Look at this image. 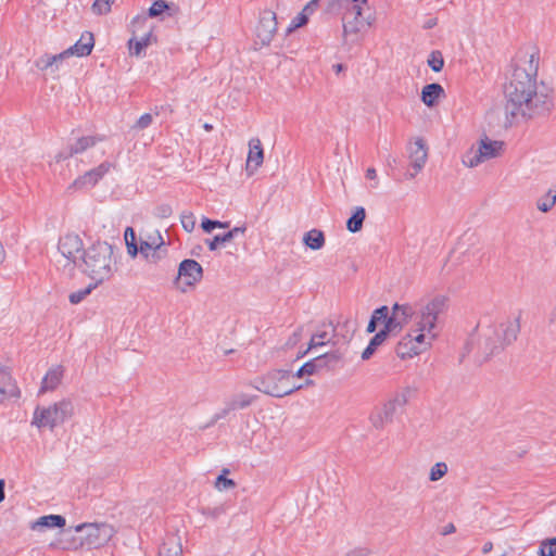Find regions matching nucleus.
<instances>
[{"instance_id":"nucleus-29","label":"nucleus","mask_w":556,"mask_h":556,"mask_svg":"<svg viewBox=\"0 0 556 556\" xmlns=\"http://www.w3.org/2000/svg\"><path fill=\"white\" fill-rule=\"evenodd\" d=\"M64 59L63 52L55 55L45 54L35 61V65L42 72L55 73L54 61H63Z\"/></svg>"},{"instance_id":"nucleus-56","label":"nucleus","mask_w":556,"mask_h":556,"mask_svg":"<svg viewBox=\"0 0 556 556\" xmlns=\"http://www.w3.org/2000/svg\"><path fill=\"white\" fill-rule=\"evenodd\" d=\"M203 514L211 518H217L224 514V509L222 507L206 508Z\"/></svg>"},{"instance_id":"nucleus-9","label":"nucleus","mask_w":556,"mask_h":556,"mask_svg":"<svg viewBox=\"0 0 556 556\" xmlns=\"http://www.w3.org/2000/svg\"><path fill=\"white\" fill-rule=\"evenodd\" d=\"M58 250L66 261L65 266L73 265V267H77L86 249H84L83 240L78 235L66 233L60 238Z\"/></svg>"},{"instance_id":"nucleus-42","label":"nucleus","mask_w":556,"mask_h":556,"mask_svg":"<svg viewBox=\"0 0 556 556\" xmlns=\"http://www.w3.org/2000/svg\"><path fill=\"white\" fill-rule=\"evenodd\" d=\"M366 3L367 0H351L343 15H355L362 17L363 5Z\"/></svg>"},{"instance_id":"nucleus-3","label":"nucleus","mask_w":556,"mask_h":556,"mask_svg":"<svg viewBox=\"0 0 556 556\" xmlns=\"http://www.w3.org/2000/svg\"><path fill=\"white\" fill-rule=\"evenodd\" d=\"M77 268L94 281L96 285H101L109 280L116 270L113 247L105 241L92 243L83 252Z\"/></svg>"},{"instance_id":"nucleus-57","label":"nucleus","mask_w":556,"mask_h":556,"mask_svg":"<svg viewBox=\"0 0 556 556\" xmlns=\"http://www.w3.org/2000/svg\"><path fill=\"white\" fill-rule=\"evenodd\" d=\"M125 242L126 244H129L130 242H136V233L135 230L131 227H127L124 233Z\"/></svg>"},{"instance_id":"nucleus-7","label":"nucleus","mask_w":556,"mask_h":556,"mask_svg":"<svg viewBox=\"0 0 556 556\" xmlns=\"http://www.w3.org/2000/svg\"><path fill=\"white\" fill-rule=\"evenodd\" d=\"M74 415V404L71 400L63 399L49 406H37L31 419V425L38 429L53 430Z\"/></svg>"},{"instance_id":"nucleus-23","label":"nucleus","mask_w":556,"mask_h":556,"mask_svg":"<svg viewBox=\"0 0 556 556\" xmlns=\"http://www.w3.org/2000/svg\"><path fill=\"white\" fill-rule=\"evenodd\" d=\"M342 24H343V38L344 40L348 39V37L357 35L362 27L364 26V20L359 16L355 15H343L342 16Z\"/></svg>"},{"instance_id":"nucleus-8","label":"nucleus","mask_w":556,"mask_h":556,"mask_svg":"<svg viewBox=\"0 0 556 556\" xmlns=\"http://www.w3.org/2000/svg\"><path fill=\"white\" fill-rule=\"evenodd\" d=\"M502 151V141L491 140L488 137H484L463 155L462 162L465 166L473 168L500 156Z\"/></svg>"},{"instance_id":"nucleus-64","label":"nucleus","mask_w":556,"mask_h":556,"mask_svg":"<svg viewBox=\"0 0 556 556\" xmlns=\"http://www.w3.org/2000/svg\"><path fill=\"white\" fill-rule=\"evenodd\" d=\"M366 552L363 549H354L349 552L345 556H365Z\"/></svg>"},{"instance_id":"nucleus-33","label":"nucleus","mask_w":556,"mask_h":556,"mask_svg":"<svg viewBox=\"0 0 556 556\" xmlns=\"http://www.w3.org/2000/svg\"><path fill=\"white\" fill-rule=\"evenodd\" d=\"M312 361L316 363L317 371H320L321 369L333 367L340 361V356L337 353H324Z\"/></svg>"},{"instance_id":"nucleus-26","label":"nucleus","mask_w":556,"mask_h":556,"mask_svg":"<svg viewBox=\"0 0 556 556\" xmlns=\"http://www.w3.org/2000/svg\"><path fill=\"white\" fill-rule=\"evenodd\" d=\"M396 355L402 358H412L415 355H418V351L412 343V339H409V336L405 334L402 337V339L399 341L395 348Z\"/></svg>"},{"instance_id":"nucleus-52","label":"nucleus","mask_w":556,"mask_h":556,"mask_svg":"<svg viewBox=\"0 0 556 556\" xmlns=\"http://www.w3.org/2000/svg\"><path fill=\"white\" fill-rule=\"evenodd\" d=\"M173 213L172 207L168 204H162L155 208V216L159 218H168Z\"/></svg>"},{"instance_id":"nucleus-58","label":"nucleus","mask_w":556,"mask_h":556,"mask_svg":"<svg viewBox=\"0 0 556 556\" xmlns=\"http://www.w3.org/2000/svg\"><path fill=\"white\" fill-rule=\"evenodd\" d=\"M201 227L205 232H211L214 228H216V222L211 220L208 218H204L202 220Z\"/></svg>"},{"instance_id":"nucleus-55","label":"nucleus","mask_w":556,"mask_h":556,"mask_svg":"<svg viewBox=\"0 0 556 556\" xmlns=\"http://www.w3.org/2000/svg\"><path fill=\"white\" fill-rule=\"evenodd\" d=\"M320 0H311L302 10V13L305 14L307 17L313 14V12L316 10L318 2Z\"/></svg>"},{"instance_id":"nucleus-38","label":"nucleus","mask_w":556,"mask_h":556,"mask_svg":"<svg viewBox=\"0 0 556 556\" xmlns=\"http://www.w3.org/2000/svg\"><path fill=\"white\" fill-rule=\"evenodd\" d=\"M99 285H96V282L93 281L92 283H90L88 287L81 289V290H78V291H75V292H72L68 296V300L72 304H79L83 300L86 299L87 295H89L91 293V291L93 289H96Z\"/></svg>"},{"instance_id":"nucleus-63","label":"nucleus","mask_w":556,"mask_h":556,"mask_svg":"<svg viewBox=\"0 0 556 556\" xmlns=\"http://www.w3.org/2000/svg\"><path fill=\"white\" fill-rule=\"evenodd\" d=\"M245 230H247L245 227H235L231 230H229L227 232V235H231V240H232L237 235L244 233Z\"/></svg>"},{"instance_id":"nucleus-46","label":"nucleus","mask_w":556,"mask_h":556,"mask_svg":"<svg viewBox=\"0 0 556 556\" xmlns=\"http://www.w3.org/2000/svg\"><path fill=\"white\" fill-rule=\"evenodd\" d=\"M388 313H389V307L383 305L379 308H376L372 312L370 319L375 320L377 323V325L383 324V327H384L388 323Z\"/></svg>"},{"instance_id":"nucleus-44","label":"nucleus","mask_w":556,"mask_h":556,"mask_svg":"<svg viewBox=\"0 0 556 556\" xmlns=\"http://www.w3.org/2000/svg\"><path fill=\"white\" fill-rule=\"evenodd\" d=\"M180 222L184 229L191 232L195 227V216L192 212H182L180 215Z\"/></svg>"},{"instance_id":"nucleus-15","label":"nucleus","mask_w":556,"mask_h":556,"mask_svg":"<svg viewBox=\"0 0 556 556\" xmlns=\"http://www.w3.org/2000/svg\"><path fill=\"white\" fill-rule=\"evenodd\" d=\"M203 269L202 266L194 260H184L179 264L178 279L181 280L185 286L193 287L197 282L202 279Z\"/></svg>"},{"instance_id":"nucleus-19","label":"nucleus","mask_w":556,"mask_h":556,"mask_svg":"<svg viewBox=\"0 0 556 556\" xmlns=\"http://www.w3.org/2000/svg\"><path fill=\"white\" fill-rule=\"evenodd\" d=\"M444 97L445 91L443 87L437 83L426 85L421 90V101L429 108L434 106Z\"/></svg>"},{"instance_id":"nucleus-43","label":"nucleus","mask_w":556,"mask_h":556,"mask_svg":"<svg viewBox=\"0 0 556 556\" xmlns=\"http://www.w3.org/2000/svg\"><path fill=\"white\" fill-rule=\"evenodd\" d=\"M228 469H224L223 473L219 475L215 482V488L219 491L229 490L236 486V482L232 479L226 478V473H228Z\"/></svg>"},{"instance_id":"nucleus-12","label":"nucleus","mask_w":556,"mask_h":556,"mask_svg":"<svg viewBox=\"0 0 556 556\" xmlns=\"http://www.w3.org/2000/svg\"><path fill=\"white\" fill-rule=\"evenodd\" d=\"M257 396L247 393H237L225 402L224 407L220 408L213 417V422L226 418L231 412L243 409L252 405Z\"/></svg>"},{"instance_id":"nucleus-36","label":"nucleus","mask_w":556,"mask_h":556,"mask_svg":"<svg viewBox=\"0 0 556 556\" xmlns=\"http://www.w3.org/2000/svg\"><path fill=\"white\" fill-rule=\"evenodd\" d=\"M151 33L144 35L140 40L130 39L128 42L130 53L139 56L151 42Z\"/></svg>"},{"instance_id":"nucleus-32","label":"nucleus","mask_w":556,"mask_h":556,"mask_svg":"<svg viewBox=\"0 0 556 556\" xmlns=\"http://www.w3.org/2000/svg\"><path fill=\"white\" fill-rule=\"evenodd\" d=\"M366 217V212L363 206H356L353 215L346 222V228L351 232H357L362 229L363 223Z\"/></svg>"},{"instance_id":"nucleus-53","label":"nucleus","mask_w":556,"mask_h":556,"mask_svg":"<svg viewBox=\"0 0 556 556\" xmlns=\"http://www.w3.org/2000/svg\"><path fill=\"white\" fill-rule=\"evenodd\" d=\"M302 339V328H298L286 342L287 348H294Z\"/></svg>"},{"instance_id":"nucleus-5","label":"nucleus","mask_w":556,"mask_h":556,"mask_svg":"<svg viewBox=\"0 0 556 556\" xmlns=\"http://www.w3.org/2000/svg\"><path fill=\"white\" fill-rule=\"evenodd\" d=\"M77 535L64 548H99L106 544L114 535V529L108 523H83L75 527Z\"/></svg>"},{"instance_id":"nucleus-14","label":"nucleus","mask_w":556,"mask_h":556,"mask_svg":"<svg viewBox=\"0 0 556 556\" xmlns=\"http://www.w3.org/2000/svg\"><path fill=\"white\" fill-rule=\"evenodd\" d=\"M111 168V164L109 162H104L100 164L98 167L86 172L83 176H79L75 179L71 186L70 190H83L87 188H91L96 186V184L106 174Z\"/></svg>"},{"instance_id":"nucleus-20","label":"nucleus","mask_w":556,"mask_h":556,"mask_svg":"<svg viewBox=\"0 0 556 556\" xmlns=\"http://www.w3.org/2000/svg\"><path fill=\"white\" fill-rule=\"evenodd\" d=\"M64 369L61 365L52 367L43 377L40 393L52 391L61 383Z\"/></svg>"},{"instance_id":"nucleus-25","label":"nucleus","mask_w":556,"mask_h":556,"mask_svg":"<svg viewBox=\"0 0 556 556\" xmlns=\"http://www.w3.org/2000/svg\"><path fill=\"white\" fill-rule=\"evenodd\" d=\"M333 333L327 331V330H319L317 331L316 333H314L312 337H311V340H309V344H308V349L305 350L301 356L305 355L308 351L315 349V348H318V346H324L326 345L327 343H330L332 342L333 344H337L339 342V340H336V341H332L333 339Z\"/></svg>"},{"instance_id":"nucleus-4","label":"nucleus","mask_w":556,"mask_h":556,"mask_svg":"<svg viewBox=\"0 0 556 556\" xmlns=\"http://www.w3.org/2000/svg\"><path fill=\"white\" fill-rule=\"evenodd\" d=\"M292 380L293 376L289 370L275 369L256 377L250 384L266 395L283 397L302 388Z\"/></svg>"},{"instance_id":"nucleus-51","label":"nucleus","mask_w":556,"mask_h":556,"mask_svg":"<svg viewBox=\"0 0 556 556\" xmlns=\"http://www.w3.org/2000/svg\"><path fill=\"white\" fill-rule=\"evenodd\" d=\"M153 122V116L150 113H146L139 117V119L134 125V128L136 129H146L148 128Z\"/></svg>"},{"instance_id":"nucleus-39","label":"nucleus","mask_w":556,"mask_h":556,"mask_svg":"<svg viewBox=\"0 0 556 556\" xmlns=\"http://www.w3.org/2000/svg\"><path fill=\"white\" fill-rule=\"evenodd\" d=\"M540 556H556V538L545 539L539 548Z\"/></svg>"},{"instance_id":"nucleus-45","label":"nucleus","mask_w":556,"mask_h":556,"mask_svg":"<svg viewBox=\"0 0 556 556\" xmlns=\"http://www.w3.org/2000/svg\"><path fill=\"white\" fill-rule=\"evenodd\" d=\"M169 10V5L164 0H156L149 9V16L157 17L165 11Z\"/></svg>"},{"instance_id":"nucleus-2","label":"nucleus","mask_w":556,"mask_h":556,"mask_svg":"<svg viewBox=\"0 0 556 556\" xmlns=\"http://www.w3.org/2000/svg\"><path fill=\"white\" fill-rule=\"evenodd\" d=\"M520 332L519 317L507 318L502 323H481L478 325V349L484 358H489L513 344Z\"/></svg>"},{"instance_id":"nucleus-34","label":"nucleus","mask_w":556,"mask_h":556,"mask_svg":"<svg viewBox=\"0 0 556 556\" xmlns=\"http://www.w3.org/2000/svg\"><path fill=\"white\" fill-rule=\"evenodd\" d=\"M355 331L354 325L350 320H345L342 324H339L336 328L332 329V333L334 338L341 337L344 342L351 340L353 333Z\"/></svg>"},{"instance_id":"nucleus-27","label":"nucleus","mask_w":556,"mask_h":556,"mask_svg":"<svg viewBox=\"0 0 556 556\" xmlns=\"http://www.w3.org/2000/svg\"><path fill=\"white\" fill-rule=\"evenodd\" d=\"M65 526V518L60 515H48L38 518L34 525L33 529H41V528H62Z\"/></svg>"},{"instance_id":"nucleus-47","label":"nucleus","mask_w":556,"mask_h":556,"mask_svg":"<svg viewBox=\"0 0 556 556\" xmlns=\"http://www.w3.org/2000/svg\"><path fill=\"white\" fill-rule=\"evenodd\" d=\"M114 0H96L92 4V11L96 14L102 15L111 11V3Z\"/></svg>"},{"instance_id":"nucleus-41","label":"nucleus","mask_w":556,"mask_h":556,"mask_svg":"<svg viewBox=\"0 0 556 556\" xmlns=\"http://www.w3.org/2000/svg\"><path fill=\"white\" fill-rule=\"evenodd\" d=\"M428 65L433 72L442 71L444 66V59L442 52L439 50L432 51L428 59Z\"/></svg>"},{"instance_id":"nucleus-30","label":"nucleus","mask_w":556,"mask_h":556,"mask_svg":"<svg viewBox=\"0 0 556 556\" xmlns=\"http://www.w3.org/2000/svg\"><path fill=\"white\" fill-rule=\"evenodd\" d=\"M556 203V185L548 189L543 195L536 201V208L543 213H546L553 208Z\"/></svg>"},{"instance_id":"nucleus-24","label":"nucleus","mask_w":556,"mask_h":556,"mask_svg":"<svg viewBox=\"0 0 556 556\" xmlns=\"http://www.w3.org/2000/svg\"><path fill=\"white\" fill-rule=\"evenodd\" d=\"M96 143V140L94 138L92 137H83V138H79L75 144H73L70 149V152L68 153H59L56 156H55V162L59 163L63 160H66L67 157L72 156L73 154H76V153H81L84 152L87 148L89 147H92L93 144Z\"/></svg>"},{"instance_id":"nucleus-16","label":"nucleus","mask_w":556,"mask_h":556,"mask_svg":"<svg viewBox=\"0 0 556 556\" xmlns=\"http://www.w3.org/2000/svg\"><path fill=\"white\" fill-rule=\"evenodd\" d=\"M264 150L262 142L258 138H252L249 140V153L247 159V172L249 175H253L255 170L263 164Z\"/></svg>"},{"instance_id":"nucleus-37","label":"nucleus","mask_w":556,"mask_h":556,"mask_svg":"<svg viewBox=\"0 0 556 556\" xmlns=\"http://www.w3.org/2000/svg\"><path fill=\"white\" fill-rule=\"evenodd\" d=\"M140 254L150 262L156 263L162 257V253L154 250L151 245H149L147 242H143L140 240Z\"/></svg>"},{"instance_id":"nucleus-48","label":"nucleus","mask_w":556,"mask_h":556,"mask_svg":"<svg viewBox=\"0 0 556 556\" xmlns=\"http://www.w3.org/2000/svg\"><path fill=\"white\" fill-rule=\"evenodd\" d=\"M308 22V18L305 14L300 12L290 23L289 27L287 28V35L291 34L295 29L304 26Z\"/></svg>"},{"instance_id":"nucleus-49","label":"nucleus","mask_w":556,"mask_h":556,"mask_svg":"<svg viewBox=\"0 0 556 556\" xmlns=\"http://www.w3.org/2000/svg\"><path fill=\"white\" fill-rule=\"evenodd\" d=\"M409 389H405L401 392H397L390 401L397 407H403L408 403L409 399Z\"/></svg>"},{"instance_id":"nucleus-10","label":"nucleus","mask_w":556,"mask_h":556,"mask_svg":"<svg viewBox=\"0 0 556 556\" xmlns=\"http://www.w3.org/2000/svg\"><path fill=\"white\" fill-rule=\"evenodd\" d=\"M415 318V307L410 304H399L395 303L391 312L388 313V323L383 327V331L388 334L399 332L404 325H406L409 320L412 324Z\"/></svg>"},{"instance_id":"nucleus-21","label":"nucleus","mask_w":556,"mask_h":556,"mask_svg":"<svg viewBox=\"0 0 556 556\" xmlns=\"http://www.w3.org/2000/svg\"><path fill=\"white\" fill-rule=\"evenodd\" d=\"M16 394V386L12 380L10 371L0 365V402L8 396Z\"/></svg>"},{"instance_id":"nucleus-31","label":"nucleus","mask_w":556,"mask_h":556,"mask_svg":"<svg viewBox=\"0 0 556 556\" xmlns=\"http://www.w3.org/2000/svg\"><path fill=\"white\" fill-rule=\"evenodd\" d=\"M389 334L383 331L382 329L378 331L369 341V344L362 353V359L367 361L369 359L378 346H380L387 339Z\"/></svg>"},{"instance_id":"nucleus-22","label":"nucleus","mask_w":556,"mask_h":556,"mask_svg":"<svg viewBox=\"0 0 556 556\" xmlns=\"http://www.w3.org/2000/svg\"><path fill=\"white\" fill-rule=\"evenodd\" d=\"M182 547L180 539L175 535H168L159 551V556H181Z\"/></svg>"},{"instance_id":"nucleus-40","label":"nucleus","mask_w":556,"mask_h":556,"mask_svg":"<svg viewBox=\"0 0 556 556\" xmlns=\"http://www.w3.org/2000/svg\"><path fill=\"white\" fill-rule=\"evenodd\" d=\"M447 473V465L443 462L435 463L429 473V480L434 482L442 479Z\"/></svg>"},{"instance_id":"nucleus-11","label":"nucleus","mask_w":556,"mask_h":556,"mask_svg":"<svg viewBox=\"0 0 556 556\" xmlns=\"http://www.w3.org/2000/svg\"><path fill=\"white\" fill-rule=\"evenodd\" d=\"M276 13L270 10H264L260 14L258 23L255 29L256 45L262 47L269 46L277 31Z\"/></svg>"},{"instance_id":"nucleus-60","label":"nucleus","mask_w":556,"mask_h":556,"mask_svg":"<svg viewBox=\"0 0 556 556\" xmlns=\"http://www.w3.org/2000/svg\"><path fill=\"white\" fill-rule=\"evenodd\" d=\"M366 178L367 179H370V180H374V185L371 186L372 188H377L378 187V179H377V172L374 167H369L367 170H366Z\"/></svg>"},{"instance_id":"nucleus-1","label":"nucleus","mask_w":556,"mask_h":556,"mask_svg":"<svg viewBox=\"0 0 556 556\" xmlns=\"http://www.w3.org/2000/svg\"><path fill=\"white\" fill-rule=\"evenodd\" d=\"M535 72L532 59H520L514 65L511 77L505 86V110L513 117L532 118L552 109L551 98L536 89Z\"/></svg>"},{"instance_id":"nucleus-18","label":"nucleus","mask_w":556,"mask_h":556,"mask_svg":"<svg viewBox=\"0 0 556 556\" xmlns=\"http://www.w3.org/2000/svg\"><path fill=\"white\" fill-rule=\"evenodd\" d=\"M428 159V149L421 138H417L414 144L409 148L410 167L416 170H421Z\"/></svg>"},{"instance_id":"nucleus-50","label":"nucleus","mask_w":556,"mask_h":556,"mask_svg":"<svg viewBox=\"0 0 556 556\" xmlns=\"http://www.w3.org/2000/svg\"><path fill=\"white\" fill-rule=\"evenodd\" d=\"M231 241V235H216L211 241L207 242L208 249L215 251L220 244Z\"/></svg>"},{"instance_id":"nucleus-35","label":"nucleus","mask_w":556,"mask_h":556,"mask_svg":"<svg viewBox=\"0 0 556 556\" xmlns=\"http://www.w3.org/2000/svg\"><path fill=\"white\" fill-rule=\"evenodd\" d=\"M141 241L147 242L149 245L160 253L163 252L162 248L165 245V241L159 230L147 233Z\"/></svg>"},{"instance_id":"nucleus-61","label":"nucleus","mask_w":556,"mask_h":556,"mask_svg":"<svg viewBox=\"0 0 556 556\" xmlns=\"http://www.w3.org/2000/svg\"><path fill=\"white\" fill-rule=\"evenodd\" d=\"M127 252L131 257H136L138 253H140V247L137 245V243L130 242L129 244H126Z\"/></svg>"},{"instance_id":"nucleus-59","label":"nucleus","mask_w":556,"mask_h":556,"mask_svg":"<svg viewBox=\"0 0 556 556\" xmlns=\"http://www.w3.org/2000/svg\"><path fill=\"white\" fill-rule=\"evenodd\" d=\"M303 371H305V374L308 375V376L318 372L317 369H316V363H314L313 361H309V362L305 363L303 365Z\"/></svg>"},{"instance_id":"nucleus-17","label":"nucleus","mask_w":556,"mask_h":556,"mask_svg":"<svg viewBox=\"0 0 556 556\" xmlns=\"http://www.w3.org/2000/svg\"><path fill=\"white\" fill-rule=\"evenodd\" d=\"M94 46L93 35L89 31H85L79 40L65 51H63L64 58H68L71 55L77 56H86L89 55Z\"/></svg>"},{"instance_id":"nucleus-13","label":"nucleus","mask_w":556,"mask_h":556,"mask_svg":"<svg viewBox=\"0 0 556 556\" xmlns=\"http://www.w3.org/2000/svg\"><path fill=\"white\" fill-rule=\"evenodd\" d=\"M406 334L409 336L412 343L420 354L431 348L432 342L438 338L439 331L421 330L417 325V320L414 319V323Z\"/></svg>"},{"instance_id":"nucleus-6","label":"nucleus","mask_w":556,"mask_h":556,"mask_svg":"<svg viewBox=\"0 0 556 556\" xmlns=\"http://www.w3.org/2000/svg\"><path fill=\"white\" fill-rule=\"evenodd\" d=\"M415 307V320L421 330L438 331V325L450 307V299L444 294H435L421 301Z\"/></svg>"},{"instance_id":"nucleus-28","label":"nucleus","mask_w":556,"mask_h":556,"mask_svg":"<svg viewBox=\"0 0 556 556\" xmlns=\"http://www.w3.org/2000/svg\"><path fill=\"white\" fill-rule=\"evenodd\" d=\"M303 243L312 250H320L325 245L324 232L319 229H312L303 237Z\"/></svg>"},{"instance_id":"nucleus-62","label":"nucleus","mask_w":556,"mask_h":556,"mask_svg":"<svg viewBox=\"0 0 556 556\" xmlns=\"http://www.w3.org/2000/svg\"><path fill=\"white\" fill-rule=\"evenodd\" d=\"M386 410L389 412V414H391V416H394V414L396 413L397 410V407L389 400L383 406H382Z\"/></svg>"},{"instance_id":"nucleus-54","label":"nucleus","mask_w":556,"mask_h":556,"mask_svg":"<svg viewBox=\"0 0 556 556\" xmlns=\"http://www.w3.org/2000/svg\"><path fill=\"white\" fill-rule=\"evenodd\" d=\"M371 424L376 429H381L386 425L384 419L382 418V414L377 412L370 417Z\"/></svg>"}]
</instances>
